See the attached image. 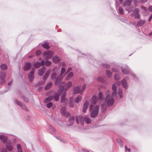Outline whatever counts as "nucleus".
<instances>
[{
  "label": "nucleus",
  "instance_id": "obj_1",
  "mask_svg": "<svg viewBox=\"0 0 152 152\" xmlns=\"http://www.w3.org/2000/svg\"><path fill=\"white\" fill-rule=\"evenodd\" d=\"M107 95L105 99V102L108 106H111L114 103V100L113 97L111 96V92L108 90L106 91Z\"/></svg>",
  "mask_w": 152,
  "mask_h": 152
},
{
  "label": "nucleus",
  "instance_id": "obj_2",
  "mask_svg": "<svg viewBox=\"0 0 152 152\" xmlns=\"http://www.w3.org/2000/svg\"><path fill=\"white\" fill-rule=\"evenodd\" d=\"M132 1V0H127L124 2L123 4L126 10L129 13L131 12L134 8L133 7L131 4Z\"/></svg>",
  "mask_w": 152,
  "mask_h": 152
},
{
  "label": "nucleus",
  "instance_id": "obj_3",
  "mask_svg": "<svg viewBox=\"0 0 152 152\" xmlns=\"http://www.w3.org/2000/svg\"><path fill=\"white\" fill-rule=\"evenodd\" d=\"M99 106L98 105H95L91 113V115L92 118H95L96 117L98 113Z\"/></svg>",
  "mask_w": 152,
  "mask_h": 152
},
{
  "label": "nucleus",
  "instance_id": "obj_4",
  "mask_svg": "<svg viewBox=\"0 0 152 152\" xmlns=\"http://www.w3.org/2000/svg\"><path fill=\"white\" fill-rule=\"evenodd\" d=\"M53 54V52L48 50L45 52L43 54V56L45 59H47L51 58Z\"/></svg>",
  "mask_w": 152,
  "mask_h": 152
},
{
  "label": "nucleus",
  "instance_id": "obj_5",
  "mask_svg": "<svg viewBox=\"0 0 152 152\" xmlns=\"http://www.w3.org/2000/svg\"><path fill=\"white\" fill-rule=\"evenodd\" d=\"M63 90V88H60L58 91L57 93L54 96H53V98L55 101H58L59 99V97L61 95L62 91Z\"/></svg>",
  "mask_w": 152,
  "mask_h": 152
},
{
  "label": "nucleus",
  "instance_id": "obj_6",
  "mask_svg": "<svg viewBox=\"0 0 152 152\" xmlns=\"http://www.w3.org/2000/svg\"><path fill=\"white\" fill-rule=\"evenodd\" d=\"M76 122L78 124H80L81 125L84 124V117L82 116L79 115L76 117Z\"/></svg>",
  "mask_w": 152,
  "mask_h": 152
},
{
  "label": "nucleus",
  "instance_id": "obj_7",
  "mask_svg": "<svg viewBox=\"0 0 152 152\" xmlns=\"http://www.w3.org/2000/svg\"><path fill=\"white\" fill-rule=\"evenodd\" d=\"M61 112L62 115L66 117H68L70 115L69 113L66 112V108L65 106L62 107L61 110Z\"/></svg>",
  "mask_w": 152,
  "mask_h": 152
},
{
  "label": "nucleus",
  "instance_id": "obj_8",
  "mask_svg": "<svg viewBox=\"0 0 152 152\" xmlns=\"http://www.w3.org/2000/svg\"><path fill=\"white\" fill-rule=\"evenodd\" d=\"M34 69H31L28 74V78L30 81H32L34 79Z\"/></svg>",
  "mask_w": 152,
  "mask_h": 152
},
{
  "label": "nucleus",
  "instance_id": "obj_9",
  "mask_svg": "<svg viewBox=\"0 0 152 152\" xmlns=\"http://www.w3.org/2000/svg\"><path fill=\"white\" fill-rule=\"evenodd\" d=\"M139 10L137 8H135L133 11V13L131 14V16H134L135 18H137L139 17L138 14Z\"/></svg>",
  "mask_w": 152,
  "mask_h": 152
},
{
  "label": "nucleus",
  "instance_id": "obj_10",
  "mask_svg": "<svg viewBox=\"0 0 152 152\" xmlns=\"http://www.w3.org/2000/svg\"><path fill=\"white\" fill-rule=\"evenodd\" d=\"M89 105L88 102L87 101H85L83 104V112L84 113L86 112V111Z\"/></svg>",
  "mask_w": 152,
  "mask_h": 152
},
{
  "label": "nucleus",
  "instance_id": "obj_11",
  "mask_svg": "<svg viewBox=\"0 0 152 152\" xmlns=\"http://www.w3.org/2000/svg\"><path fill=\"white\" fill-rule=\"evenodd\" d=\"M5 76L4 74H1L0 76V84L4 83L6 82Z\"/></svg>",
  "mask_w": 152,
  "mask_h": 152
},
{
  "label": "nucleus",
  "instance_id": "obj_12",
  "mask_svg": "<svg viewBox=\"0 0 152 152\" xmlns=\"http://www.w3.org/2000/svg\"><path fill=\"white\" fill-rule=\"evenodd\" d=\"M13 146V144L10 142H8L6 144V148L9 151H11L12 149V147Z\"/></svg>",
  "mask_w": 152,
  "mask_h": 152
},
{
  "label": "nucleus",
  "instance_id": "obj_13",
  "mask_svg": "<svg viewBox=\"0 0 152 152\" xmlns=\"http://www.w3.org/2000/svg\"><path fill=\"white\" fill-rule=\"evenodd\" d=\"M80 86H78L76 87L73 90L74 94L82 93V91L80 90Z\"/></svg>",
  "mask_w": 152,
  "mask_h": 152
},
{
  "label": "nucleus",
  "instance_id": "obj_14",
  "mask_svg": "<svg viewBox=\"0 0 152 152\" xmlns=\"http://www.w3.org/2000/svg\"><path fill=\"white\" fill-rule=\"evenodd\" d=\"M112 89L113 90L112 96L113 97L115 96L116 94V87L115 85H112Z\"/></svg>",
  "mask_w": 152,
  "mask_h": 152
},
{
  "label": "nucleus",
  "instance_id": "obj_15",
  "mask_svg": "<svg viewBox=\"0 0 152 152\" xmlns=\"http://www.w3.org/2000/svg\"><path fill=\"white\" fill-rule=\"evenodd\" d=\"M31 64L28 62L25 63L24 67L23 69L24 71H27L31 67Z\"/></svg>",
  "mask_w": 152,
  "mask_h": 152
},
{
  "label": "nucleus",
  "instance_id": "obj_16",
  "mask_svg": "<svg viewBox=\"0 0 152 152\" xmlns=\"http://www.w3.org/2000/svg\"><path fill=\"white\" fill-rule=\"evenodd\" d=\"M46 70V68L44 66L41 69H39L38 71V74L39 75L41 76L43 74Z\"/></svg>",
  "mask_w": 152,
  "mask_h": 152
},
{
  "label": "nucleus",
  "instance_id": "obj_17",
  "mask_svg": "<svg viewBox=\"0 0 152 152\" xmlns=\"http://www.w3.org/2000/svg\"><path fill=\"white\" fill-rule=\"evenodd\" d=\"M53 61L55 63H57L60 61V59L59 57L55 56L53 58Z\"/></svg>",
  "mask_w": 152,
  "mask_h": 152
},
{
  "label": "nucleus",
  "instance_id": "obj_18",
  "mask_svg": "<svg viewBox=\"0 0 152 152\" xmlns=\"http://www.w3.org/2000/svg\"><path fill=\"white\" fill-rule=\"evenodd\" d=\"M122 72L125 74H127L129 73V71L128 68L127 67L123 68H121Z\"/></svg>",
  "mask_w": 152,
  "mask_h": 152
},
{
  "label": "nucleus",
  "instance_id": "obj_19",
  "mask_svg": "<svg viewBox=\"0 0 152 152\" xmlns=\"http://www.w3.org/2000/svg\"><path fill=\"white\" fill-rule=\"evenodd\" d=\"M97 100V98L96 96H93L90 100V102L92 104H95Z\"/></svg>",
  "mask_w": 152,
  "mask_h": 152
},
{
  "label": "nucleus",
  "instance_id": "obj_20",
  "mask_svg": "<svg viewBox=\"0 0 152 152\" xmlns=\"http://www.w3.org/2000/svg\"><path fill=\"white\" fill-rule=\"evenodd\" d=\"M145 20H141L137 22V26L138 27L141 26L145 24Z\"/></svg>",
  "mask_w": 152,
  "mask_h": 152
},
{
  "label": "nucleus",
  "instance_id": "obj_21",
  "mask_svg": "<svg viewBox=\"0 0 152 152\" xmlns=\"http://www.w3.org/2000/svg\"><path fill=\"white\" fill-rule=\"evenodd\" d=\"M85 120L86 123L87 124H90L91 122V120L87 116L84 117V121Z\"/></svg>",
  "mask_w": 152,
  "mask_h": 152
},
{
  "label": "nucleus",
  "instance_id": "obj_22",
  "mask_svg": "<svg viewBox=\"0 0 152 152\" xmlns=\"http://www.w3.org/2000/svg\"><path fill=\"white\" fill-rule=\"evenodd\" d=\"M0 139L2 140L4 143H5L7 140V138L5 136L1 135L0 136Z\"/></svg>",
  "mask_w": 152,
  "mask_h": 152
},
{
  "label": "nucleus",
  "instance_id": "obj_23",
  "mask_svg": "<svg viewBox=\"0 0 152 152\" xmlns=\"http://www.w3.org/2000/svg\"><path fill=\"white\" fill-rule=\"evenodd\" d=\"M75 118L73 116H71L70 118L69 119V123L70 124L69 125H71L75 121Z\"/></svg>",
  "mask_w": 152,
  "mask_h": 152
},
{
  "label": "nucleus",
  "instance_id": "obj_24",
  "mask_svg": "<svg viewBox=\"0 0 152 152\" xmlns=\"http://www.w3.org/2000/svg\"><path fill=\"white\" fill-rule=\"evenodd\" d=\"M122 84L123 87L125 89H126L127 88V85L126 81L125 79H123L122 81Z\"/></svg>",
  "mask_w": 152,
  "mask_h": 152
},
{
  "label": "nucleus",
  "instance_id": "obj_25",
  "mask_svg": "<svg viewBox=\"0 0 152 152\" xmlns=\"http://www.w3.org/2000/svg\"><path fill=\"white\" fill-rule=\"evenodd\" d=\"M53 96H50L48 97L46 99H45L44 101V102L45 103H47L50 102L53 98Z\"/></svg>",
  "mask_w": 152,
  "mask_h": 152
},
{
  "label": "nucleus",
  "instance_id": "obj_26",
  "mask_svg": "<svg viewBox=\"0 0 152 152\" xmlns=\"http://www.w3.org/2000/svg\"><path fill=\"white\" fill-rule=\"evenodd\" d=\"M52 82H50L48 83L45 87V90H48L52 86Z\"/></svg>",
  "mask_w": 152,
  "mask_h": 152
},
{
  "label": "nucleus",
  "instance_id": "obj_27",
  "mask_svg": "<svg viewBox=\"0 0 152 152\" xmlns=\"http://www.w3.org/2000/svg\"><path fill=\"white\" fill-rule=\"evenodd\" d=\"M50 70H48L47 71V72L45 73V74L43 76V79L44 80H45L46 78L48 77V75H49L50 72Z\"/></svg>",
  "mask_w": 152,
  "mask_h": 152
},
{
  "label": "nucleus",
  "instance_id": "obj_28",
  "mask_svg": "<svg viewBox=\"0 0 152 152\" xmlns=\"http://www.w3.org/2000/svg\"><path fill=\"white\" fill-rule=\"evenodd\" d=\"M72 82L71 81L69 82L67 84L65 89L66 90H68L72 85Z\"/></svg>",
  "mask_w": 152,
  "mask_h": 152
},
{
  "label": "nucleus",
  "instance_id": "obj_29",
  "mask_svg": "<svg viewBox=\"0 0 152 152\" xmlns=\"http://www.w3.org/2000/svg\"><path fill=\"white\" fill-rule=\"evenodd\" d=\"M73 73L72 72H71L69 73L66 78V80H69L73 76Z\"/></svg>",
  "mask_w": 152,
  "mask_h": 152
},
{
  "label": "nucleus",
  "instance_id": "obj_30",
  "mask_svg": "<svg viewBox=\"0 0 152 152\" xmlns=\"http://www.w3.org/2000/svg\"><path fill=\"white\" fill-rule=\"evenodd\" d=\"M41 65V64L39 62H37L34 64V66L35 68L37 69L39 68Z\"/></svg>",
  "mask_w": 152,
  "mask_h": 152
},
{
  "label": "nucleus",
  "instance_id": "obj_31",
  "mask_svg": "<svg viewBox=\"0 0 152 152\" xmlns=\"http://www.w3.org/2000/svg\"><path fill=\"white\" fill-rule=\"evenodd\" d=\"M63 102L62 101V99H61V102L62 103H64V104H68V99L64 98H63Z\"/></svg>",
  "mask_w": 152,
  "mask_h": 152
},
{
  "label": "nucleus",
  "instance_id": "obj_32",
  "mask_svg": "<svg viewBox=\"0 0 152 152\" xmlns=\"http://www.w3.org/2000/svg\"><path fill=\"white\" fill-rule=\"evenodd\" d=\"M61 79H58V78H57L55 81V84L56 85H58L60 84L61 82Z\"/></svg>",
  "mask_w": 152,
  "mask_h": 152
},
{
  "label": "nucleus",
  "instance_id": "obj_33",
  "mask_svg": "<svg viewBox=\"0 0 152 152\" xmlns=\"http://www.w3.org/2000/svg\"><path fill=\"white\" fill-rule=\"evenodd\" d=\"M148 0H135V1L137 3H145Z\"/></svg>",
  "mask_w": 152,
  "mask_h": 152
},
{
  "label": "nucleus",
  "instance_id": "obj_34",
  "mask_svg": "<svg viewBox=\"0 0 152 152\" xmlns=\"http://www.w3.org/2000/svg\"><path fill=\"white\" fill-rule=\"evenodd\" d=\"M7 66L5 64H3L1 66V68L2 70H5L7 68Z\"/></svg>",
  "mask_w": 152,
  "mask_h": 152
},
{
  "label": "nucleus",
  "instance_id": "obj_35",
  "mask_svg": "<svg viewBox=\"0 0 152 152\" xmlns=\"http://www.w3.org/2000/svg\"><path fill=\"white\" fill-rule=\"evenodd\" d=\"M17 148L18 152H22V150L21 148V146L20 145L18 144L17 145Z\"/></svg>",
  "mask_w": 152,
  "mask_h": 152
},
{
  "label": "nucleus",
  "instance_id": "obj_36",
  "mask_svg": "<svg viewBox=\"0 0 152 152\" xmlns=\"http://www.w3.org/2000/svg\"><path fill=\"white\" fill-rule=\"evenodd\" d=\"M42 46L44 48L48 49L49 48L48 44L47 43H45L44 44L42 45Z\"/></svg>",
  "mask_w": 152,
  "mask_h": 152
},
{
  "label": "nucleus",
  "instance_id": "obj_37",
  "mask_svg": "<svg viewBox=\"0 0 152 152\" xmlns=\"http://www.w3.org/2000/svg\"><path fill=\"white\" fill-rule=\"evenodd\" d=\"M15 103L17 104L18 105H19V106L21 107H22L23 105L19 101H18L17 100H15Z\"/></svg>",
  "mask_w": 152,
  "mask_h": 152
},
{
  "label": "nucleus",
  "instance_id": "obj_38",
  "mask_svg": "<svg viewBox=\"0 0 152 152\" xmlns=\"http://www.w3.org/2000/svg\"><path fill=\"white\" fill-rule=\"evenodd\" d=\"M57 75V74L56 73H53L51 75V79L52 80H53L56 77Z\"/></svg>",
  "mask_w": 152,
  "mask_h": 152
},
{
  "label": "nucleus",
  "instance_id": "obj_39",
  "mask_svg": "<svg viewBox=\"0 0 152 152\" xmlns=\"http://www.w3.org/2000/svg\"><path fill=\"white\" fill-rule=\"evenodd\" d=\"M81 100V97H77L75 100V102L77 103H79Z\"/></svg>",
  "mask_w": 152,
  "mask_h": 152
},
{
  "label": "nucleus",
  "instance_id": "obj_40",
  "mask_svg": "<svg viewBox=\"0 0 152 152\" xmlns=\"http://www.w3.org/2000/svg\"><path fill=\"white\" fill-rule=\"evenodd\" d=\"M118 11L119 13L121 14H124V11L123 9L121 7H119Z\"/></svg>",
  "mask_w": 152,
  "mask_h": 152
},
{
  "label": "nucleus",
  "instance_id": "obj_41",
  "mask_svg": "<svg viewBox=\"0 0 152 152\" xmlns=\"http://www.w3.org/2000/svg\"><path fill=\"white\" fill-rule=\"evenodd\" d=\"M51 64V62L50 61H46L45 62V64L46 66H49Z\"/></svg>",
  "mask_w": 152,
  "mask_h": 152
},
{
  "label": "nucleus",
  "instance_id": "obj_42",
  "mask_svg": "<svg viewBox=\"0 0 152 152\" xmlns=\"http://www.w3.org/2000/svg\"><path fill=\"white\" fill-rule=\"evenodd\" d=\"M122 90L121 89H119L118 91V94L119 95L120 98L122 97Z\"/></svg>",
  "mask_w": 152,
  "mask_h": 152
},
{
  "label": "nucleus",
  "instance_id": "obj_43",
  "mask_svg": "<svg viewBox=\"0 0 152 152\" xmlns=\"http://www.w3.org/2000/svg\"><path fill=\"white\" fill-rule=\"evenodd\" d=\"M103 94L101 92H100L99 93V99L100 100H102L103 99Z\"/></svg>",
  "mask_w": 152,
  "mask_h": 152
},
{
  "label": "nucleus",
  "instance_id": "obj_44",
  "mask_svg": "<svg viewBox=\"0 0 152 152\" xmlns=\"http://www.w3.org/2000/svg\"><path fill=\"white\" fill-rule=\"evenodd\" d=\"M106 74L107 76L109 77H110L112 75V73L109 70H107L106 71Z\"/></svg>",
  "mask_w": 152,
  "mask_h": 152
},
{
  "label": "nucleus",
  "instance_id": "obj_45",
  "mask_svg": "<svg viewBox=\"0 0 152 152\" xmlns=\"http://www.w3.org/2000/svg\"><path fill=\"white\" fill-rule=\"evenodd\" d=\"M49 131L50 132H54L55 130L54 129L52 126H49Z\"/></svg>",
  "mask_w": 152,
  "mask_h": 152
},
{
  "label": "nucleus",
  "instance_id": "obj_46",
  "mask_svg": "<svg viewBox=\"0 0 152 152\" xmlns=\"http://www.w3.org/2000/svg\"><path fill=\"white\" fill-rule=\"evenodd\" d=\"M117 141L119 143L120 146L121 147H122L123 146V143H122V141L120 139H117Z\"/></svg>",
  "mask_w": 152,
  "mask_h": 152
},
{
  "label": "nucleus",
  "instance_id": "obj_47",
  "mask_svg": "<svg viewBox=\"0 0 152 152\" xmlns=\"http://www.w3.org/2000/svg\"><path fill=\"white\" fill-rule=\"evenodd\" d=\"M102 110L103 111H105L106 109V107L105 105L103 104L101 105Z\"/></svg>",
  "mask_w": 152,
  "mask_h": 152
},
{
  "label": "nucleus",
  "instance_id": "obj_48",
  "mask_svg": "<svg viewBox=\"0 0 152 152\" xmlns=\"http://www.w3.org/2000/svg\"><path fill=\"white\" fill-rule=\"evenodd\" d=\"M52 104L53 103L52 102H49L47 104V107L48 108H50L52 105Z\"/></svg>",
  "mask_w": 152,
  "mask_h": 152
},
{
  "label": "nucleus",
  "instance_id": "obj_49",
  "mask_svg": "<svg viewBox=\"0 0 152 152\" xmlns=\"http://www.w3.org/2000/svg\"><path fill=\"white\" fill-rule=\"evenodd\" d=\"M65 69L64 68H62L61 69V76L65 72Z\"/></svg>",
  "mask_w": 152,
  "mask_h": 152
},
{
  "label": "nucleus",
  "instance_id": "obj_50",
  "mask_svg": "<svg viewBox=\"0 0 152 152\" xmlns=\"http://www.w3.org/2000/svg\"><path fill=\"white\" fill-rule=\"evenodd\" d=\"M86 84H84L82 88L81 89V90H80L81 91H82V93H83V91L86 88Z\"/></svg>",
  "mask_w": 152,
  "mask_h": 152
},
{
  "label": "nucleus",
  "instance_id": "obj_51",
  "mask_svg": "<svg viewBox=\"0 0 152 152\" xmlns=\"http://www.w3.org/2000/svg\"><path fill=\"white\" fill-rule=\"evenodd\" d=\"M69 106L71 107H73L74 106V103L71 100L70 101Z\"/></svg>",
  "mask_w": 152,
  "mask_h": 152
},
{
  "label": "nucleus",
  "instance_id": "obj_52",
  "mask_svg": "<svg viewBox=\"0 0 152 152\" xmlns=\"http://www.w3.org/2000/svg\"><path fill=\"white\" fill-rule=\"evenodd\" d=\"M65 96H66V93L65 92L63 93L62 95V96L61 97V99H62V101L63 102V98H65Z\"/></svg>",
  "mask_w": 152,
  "mask_h": 152
},
{
  "label": "nucleus",
  "instance_id": "obj_53",
  "mask_svg": "<svg viewBox=\"0 0 152 152\" xmlns=\"http://www.w3.org/2000/svg\"><path fill=\"white\" fill-rule=\"evenodd\" d=\"M119 75L118 74H116L114 75V78L115 80H118L119 79Z\"/></svg>",
  "mask_w": 152,
  "mask_h": 152
},
{
  "label": "nucleus",
  "instance_id": "obj_54",
  "mask_svg": "<svg viewBox=\"0 0 152 152\" xmlns=\"http://www.w3.org/2000/svg\"><path fill=\"white\" fill-rule=\"evenodd\" d=\"M41 53V52L40 50H38L36 52V55H39Z\"/></svg>",
  "mask_w": 152,
  "mask_h": 152
},
{
  "label": "nucleus",
  "instance_id": "obj_55",
  "mask_svg": "<svg viewBox=\"0 0 152 152\" xmlns=\"http://www.w3.org/2000/svg\"><path fill=\"white\" fill-rule=\"evenodd\" d=\"M112 71L114 72H117L118 71V70L117 69L113 68H112Z\"/></svg>",
  "mask_w": 152,
  "mask_h": 152
},
{
  "label": "nucleus",
  "instance_id": "obj_56",
  "mask_svg": "<svg viewBox=\"0 0 152 152\" xmlns=\"http://www.w3.org/2000/svg\"><path fill=\"white\" fill-rule=\"evenodd\" d=\"M97 80L101 82H102L103 81V79L102 78L99 77L98 78Z\"/></svg>",
  "mask_w": 152,
  "mask_h": 152
},
{
  "label": "nucleus",
  "instance_id": "obj_57",
  "mask_svg": "<svg viewBox=\"0 0 152 152\" xmlns=\"http://www.w3.org/2000/svg\"><path fill=\"white\" fill-rule=\"evenodd\" d=\"M148 10L149 11L152 12V6H149Z\"/></svg>",
  "mask_w": 152,
  "mask_h": 152
},
{
  "label": "nucleus",
  "instance_id": "obj_58",
  "mask_svg": "<svg viewBox=\"0 0 152 152\" xmlns=\"http://www.w3.org/2000/svg\"><path fill=\"white\" fill-rule=\"evenodd\" d=\"M152 18V13L151 14L149 18V21H150L151 20Z\"/></svg>",
  "mask_w": 152,
  "mask_h": 152
},
{
  "label": "nucleus",
  "instance_id": "obj_59",
  "mask_svg": "<svg viewBox=\"0 0 152 152\" xmlns=\"http://www.w3.org/2000/svg\"><path fill=\"white\" fill-rule=\"evenodd\" d=\"M61 65L63 66H66V64L64 62H62L61 63Z\"/></svg>",
  "mask_w": 152,
  "mask_h": 152
},
{
  "label": "nucleus",
  "instance_id": "obj_60",
  "mask_svg": "<svg viewBox=\"0 0 152 152\" xmlns=\"http://www.w3.org/2000/svg\"><path fill=\"white\" fill-rule=\"evenodd\" d=\"M40 63L41 64V65H43L45 64V62L43 61H41Z\"/></svg>",
  "mask_w": 152,
  "mask_h": 152
},
{
  "label": "nucleus",
  "instance_id": "obj_61",
  "mask_svg": "<svg viewBox=\"0 0 152 152\" xmlns=\"http://www.w3.org/2000/svg\"><path fill=\"white\" fill-rule=\"evenodd\" d=\"M83 150L84 152H90L86 149H83Z\"/></svg>",
  "mask_w": 152,
  "mask_h": 152
},
{
  "label": "nucleus",
  "instance_id": "obj_62",
  "mask_svg": "<svg viewBox=\"0 0 152 152\" xmlns=\"http://www.w3.org/2000/svg\"><path fill=\"white\" fill-rule=\"evenodd\" d=\"M12 81H11L8 83V85L9 86H10L12 84Z\"/></svg>",
  "mask_w": 152,
  "mask_h": 152
},
{
  "label": "nucleus",
  "instance_id": "obj_63",
  "mask_svg": "<svg viewBox=\"0 0 152 152\" xmlns=\"http://www.w3.org/2000/svg\"><path fill=\"white\" fill-rule=\"evenodd\" d=\"M92 106H93V105L92 104H91L90 105V106H89V109H90V110H91L92 109Z\"/></svg>",
  "mask_w": 152,
  "mask_h": 152
},
{
  "label": "nucleus",
  "instance_id": "obj_64",
  "mask_svg": "<svg viewBox=\"0 0 152 152\" xmlns=\"http://www.w3.org/2000/svg\"><path fill=\"white\" fill-rule=\"evenodd\" d=\"M1 152H7L6 149L2 150Z\"/></svg>",
  "mask_w": 152,
  "mask_h": 152
}]
</instances>
